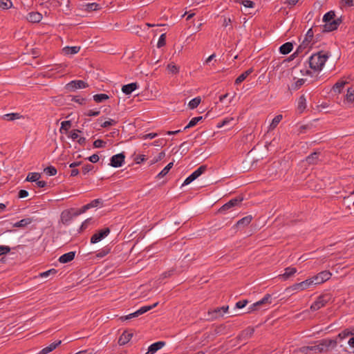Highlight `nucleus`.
<instances>
[{
  "label": "nucleus",
  "instance_id": "15",
  "mask_svg": "<svg viewBox=\"0 0 354 354\" xmlns=\"http://www.w3.org/2000/svg\"><path fill=\"white\" fill-rule=\"evenodd\" d=\"M254 328H248L245 330H243L241 334L238 336V339L240 341L246 340L252 337L254 334Z\"/></svg>",
  "mask_w": 354,
  "mask_h": 354
},
{
  "label": "nucleus",
  "instance_id": "12",
  "mask_svg": "<svg viewBox=\"0 0 354 354\" xmlns=\"http://www.w3.org/2000/svg\"><path fill=\"white\" fill-rule=\"evenodd\" d=\"M313 35H314V33H313L312 28H310L308 30V32H306V37H305L304 41H302L301 44L299 46L297 50H299V49H301V48H306L308 47V46L310 45V44L311 43V41L313 40Z\"/></svg>",
  "mask_w": 354,
  "mask_h": 354
},
{
  "label": "nucleus",
  "instance_id": "34",
  "mask_svg": "<svg viewBox=\"0 0 354 354\" xmlns=\"http://www.w3.org/2000/svg\"><path fill=\"white\" fill-rule=\"evenodd\" d=\"M173 162H169L156 176L157 178L160 179L166 176L169 171L172 168Z\"/></svg>",
  "mask_w": 354,
  "mask_h": 354
},
{
  "label": "nucleus",
  "instance_id": "33",
  "mask_svg": "<svg viewBox=\"0 0 354 354\" xmlns=\"http://www.w3.org/2000/svg\"><path fill=\"white\" fill-rule=\"evenodd\" d=\"M71 127V122L70 120H65L62 122L59 132L61 133H66L69 129Z\"/></svg>",
  "mask_w": 354,
  "mask_h": 354
},
{
  "label": "nucleus",
  "instance_id": "52",
  "mask_svg": "<svg viewBox=\"0 0 354 354\" xmlns=\"http://www.w3.org/2000/svg\"><path fill=\"white\" fill-rule=\"evenodd\" d=\"M80 132V130H77V129H75V130H73L72 131L71 133H70V135L68 136L69 138H71V139L73 140H76V139H78L80 137H79V135L78 133Z\"/></svg>",
  "mask_w": 354,
  "mask_h": 354
},
{
  "label": "nucleus",
  "instance_id": "26",
  "mask_svg": "<svg viewBox=\"0 0 354 354\" xmlns=\"http://www.w3.org/2000/svg\"><path fill=\"white\" fill-rule=\"evenodd\" d=\"M253 70L252 68H250L241 74L236 80H235V84H239L242 82H243L252 73Z\"/></svg>",
  "mask_w": 354,
  "mask_h": 354
},
{
  "label": "nucleus",
  "instance_id": "30",
  "mask_svg": "<svg viewBox=\"0 0 354 354\" xmlns=\"http://www.w3.org/2000/svg\"><path fill=\"white\" fill-rule=\"evenodd\" d=\"M132 337V335L128 333H123L118 339V344L120 345H124L127 344Z\"/></svg>",
  "mask_w": 354,
  "mask_h": 354
},
{
  "label": "nucleus",
  "instance_id": "57",
  "mask_svg": "<svg viewBox=\"0 0 354 354\" xmlns=\"http://www.w3.org/2000/svg\"><path fill=\"white\" fill-rule=\"evenodd\" d=\"M93 167L92 165H86L82 167V172L84 173V174H86L88 173L90 171H91Z\"/></svg>",
  "mask_w": 354,
  "mask_h": 354
},
{
  "label": "nucleus",
  "instance_id": "60",
  "mask_svg": "<svg viewBox=\"0 0 354 354\" xmlns=\"http://www.w3.org/2000/svg\"><path fill=\"white\" fill-rule=\"evenodd\" d=\"M88 160L91 162L95 163L99 160V156L97 154H93L88 158Z\"/></svg>",
  "mask_w": 354,
  "mask_h": 354
},
{
  "label": "nucleus",
  "instance_id": "14",
  "mask_svg": "<svg viewBox=\"0 0 354 354\" xmlns=\"http://www.w3.org/2000/svg\"><path fill=\"white\" fill-rule=\"evenodd\" d=\"M270 304H271V296H270V295L268 294V295H265V297L262 299L254 303V306H257V309L259 310L260 308L267 307Z\"/></svg>",
  "mask_w": 354,
  "mask_h": 354
},
{
  "label": "nucleus",
  "instance_id": "39",
  "mask_svg": "<svg viewBox=\"0 0 354 354\" xmlns=\"http://www.w3.org/2000/svg\"><path fill=\"white\" fill-rule=\"evenodd\" d=\"M32 222V219L30 218H24L22 219L14 224V227H25L29 224H30Z\"/></svg>",
  "mask_w": 354,
  "mask_h": 354
},
{
  "label": "nucleus",
  "instance_id": "8",
  "mask_svg": "<svg viewBox=\"0 0 354 354\" xmlns=\"http://www.w3.org/2000/svg\"><path fill=\"white\" fill-rule=\"evenodd\" d=\"M207 170L206 165L200 166L196 170H195L191 175H189L183 183V185H187L191 183L192 181L198 178L201 175H202Z\"/></svg>",
  "mask_w": 354,
  "mask_h": 354
},
{
  "label": "nucleus",
  "instance_id": "29",
  "mask_svg": "<svg viewBox=\"0 0 354 354\" xmlns=\"http://www.w3.org/2000/svg\"><path fill=\"white\" fill-rule=\"evenodd\" d=\"M22 118V115H21L19 113H7L4 114L2 116V118L3 120H8V121H13L15 120H18Z\"/></svg>",
  "mask_w": 354,
  "mask_h": 354
},
{
  "label": "nucleus",
  "instance_id": "2",
  "mask_svg": "<svg viewBox=\"0 0 354 354\" xmlns=\"http://www.w3.org/2000/svg\"><path fill=\"white\" fill-rule=\"evenodd\" d=\"M323 21L324 23L323 31L331 32L338 28L342 23V19L340 17H336L335 11L330 10L324 15Z\"/></svg>",
  "mask_w": 354,
  "mask_h": 354
},
{
  "label": "nucleus",
  "instance_id": "6",
  "mask_svg": "<svg viewBox=\"0 0 354 354\" xmlns=\"http://www.w3.org/2000/svg\"><path fill=\"white\" fill-rule=\"evenodd\" d=\"M330 299L329 295H322L317 297V300L310 306L313 311H316L324 307Z\"/></svg>",
  "mask_w": 354,
  "mask_h": 354
},
{
  "label": "nucleus",
  "instance_id": "22",
  "mask_svg": "<svg viewBox=\"0 0 354 354\" xmlns=\"http://www.w3.org/2000/svg\"><path fill=\"white\" fill-rule=\"evenodd\" d=\"M80 50V46H66L62 49L65 55H73L77 54Z\"/></svg>",
  "mask_w": 354,
  "mask_h": 354
},
{
  "label": "nucleus",
  "instance_id": "3",
  "mask_svg": "<svg viewBox=\"0 0 354 354\" xmlns=\"http://www.w3.org/2000/svg\"><path fill=\"white\" fill-rule=\"evenodd\" d=\"M328 58V55L323 52L313 54L309 58V66L315 71H321Z\"/></svg>",
  "mask_w": 354,
  "mask_h": 354
},
{
  "label": "nucleus",
  "instance_id": "45",
  "mask_svg": "<svg viewBox=\"0 0 354 354\" xmlns=\"http://www.w3.org/2000/svg\"><path fill=\"white\" fill-rule=\"evenodd\" d=\"M165 44H166V34L163 33L160 36V37L158 39L157 46H158V48H161V47L164 46L165 45Z\"/></svg>",
  "mask_w": 354,
  "mask_h": 354
},
{
  "label": "nucleus",
  "instance_id": "61",
  "mask_svg": "<svg viewBox=\"0 0 354 354\" xmlns=\"http://www.w3.org/2000/svg\"><path fill=\"white\" fill-rule=\"evenodd\" d=\"M28 196V192L26 190L21 189L19 192V198H24Z\"/></svg>",
  "mask_w": 354,
  "mask_h": 354
},
{
  "label": "nucleus",
  "instance_id": "19",
  "mask_svg": "<svg viewBox=\"0 0 354 354\" xmlns=\"http://www.w3.org/2000/svg\"><path fill=\"white\" fill-rule=\"evenodd\" d=\"M75 256V252H69L68 253L64 254L59 258V261L62 263H66L68 262L71 261L74 259Z\"/></svg>",
  "mask_w": 354,
  "mask_h": 354
},
{
  "label": "nucleus",
  "instance_id": "4",
  "mask_svg": "<svg viewBox=\"0 0 354 354\" xmlns=\"http://www.w3.org/2000/svg\"><path fill=\"white\" fill-rule=\"evenodd\" d=\"M313 286H315L314 283V281L312 277H310L300 283H295L290 287L288 288L289 290L292 291H303L309 288H310Z\"/></svg>",
  "mask_w": 354,
  "mask_h": 354
},
{
  "label": "nucleus",
  "instance_id": "54",
  "mask_svg": "<svg viewBox=\"0 0 354 354\" xmlns=\"http://www.w3.org/2000/svg\"><path fill=\"white\" fill-rule=\"evenodd\" d=\"M248 303V300H241V301H239L238 302L236 303V307L237 308H243V307H245L247 304Z\"/></svg>",
  "mask_w": 354,
  "mask_h": 354
},
{
  "label": "nucleus",
  "instance_id": "11",
  "mask_svg": "<svg viewBox=\"0 0 354 354\" xmlns=\"http://www.w3.org/2000/svg\"><path fill=\"white\" fill-rule=\"evenodd\" d=\"M125 156L122 153L114 155L111 158L110 165L113 167H120L124 162Z\"/></svg>",
  "mask_w": 354,
  "mask_h": 354
},
{
  "label": "nucleus",
  "instance_id": "47",
  "mask_svg": "<svg viewBox=\"0 0 354 354\" xmlns=\"http://www.w3.org/2000/svg\"><path fill=\"white\" fill-rule=\"evenodd\" d=\"M305 82L304 79H299L297 80L293 84H292V88L297 90L301 86H302Z\"/></svg>",
  "mask_w": 354,
  "mask_h": 354
},
{
  "label": "nucleus",
  "instance_id": "38",
  "mask_svg": "<svg viewBox=\"0 0 354 354\" xmlns=\"http://www.w3.org/2000/svg\"><path fill=\"white\" fill-rule=\"evenodd\" d=\"M201 102V99L200 97H195L189 101L188 106L190 109H194L200 104Z\"/></svg>",
  "mask_w": 354,
  "mask_h": 354
},
{
  "label": "nucleus",
  "instance_id": "28",
  "mask_svg": "<svg viewBox=\"0 0 354 354\" xmlns=\"http://www.w3.org/2000/svg\"><path fill=\"white\" fill-rule=\"evenodd\" d=\"M292 50V44L290 42H287L283 44L279 48V51L281 54L286 55L290 53Z\"/></svg>",
  "mask_w": 354,
  "mask_h": 354
},
{
  "label": "nucleus",
  "instance_id": "20",
  "mask_svg": "<svg viewBox=\"0 0 354 354\" xmlns=\"http://www.w3.org/2000/svg\"><path fill=\"white\" fill-rule=\"evenodd\" d=\"M297 272V269L292 267H288L285 269V272L282 274H279V277L286 280L290 277L293 276Z\"/></svg>",
  "mask_w": 354,
  "mask_h": 354
},
{
  "label": "nucleus",
  "instance_id": "18",
  "mask_svg": "<svg viewBox=\"0 0 354 354\" xmlns=\"http://www.w3.org/2000/svg\"><path fill=\"white\" fill-rule=\"evenodd\" d=\"M62 343L61 340H58L57 342H53L49 344L48 346L44 348L39 354H48V353L55 350L58 346H59Z\"/></svg>",
  "mask_w": 354,
  "mask_h": 354
},
{
  "label": "nucleus",
  "instance_id": "40",
  "mask_svg": "<svg viewBox=\"0 0 354 354\" xmlns=\"http://www.w3.org/2000/svg\"><path fill=\"white\" fill-rule=\"evenodd\" d=\"M282 115H277V116H275L270 125V127H269V129L270 130H272L274 129L277 125L278 124L281 122V120H282Z\"/></svg>",
  "mask_w": 354,
  "mask_h": 354
},
{
  "label": "nucleus",
  "instance_id": "37",
  "mask_svg": "<svg viewBox=\"0 0 354 354\" xmlns=\"http://www.w3.org/2000/svg\"><path fill=\"white\" fill-rule=\"evenodd\" d=\"M108 99H109V96L104 93L96 94L93 95V100L97 103L102 102Z\"/></svg>",
  "mask_w": 354,
  "mask_h": 354
},
{
  "label": "nucleus",
  "instance_id": "13",
  "mask_svg": "<svg viewBox=\"0 0 354 354\" xmlns=\"http://www.w3.org/2000/svg\"><path fill=\"white\" fill-rule=\"evenodd\" d=\"M242 199L240 198H233L230 200L229 202L223 205L218 210L221 213H225L226 211L230 209L231 207H234L239 204L241 202Z\"/></svg>",
  "mask_w": 354,
  "mask_h": 354
},
{
  "label": "nucleus",
  "instance_id": "63",
  "mask_svg": "<svg viewBox=\"0 0 354 354\" xmlns=\"http://www.w3.org/2000/svg\"><path fill=\"white\" fill-rule=\"evenodd\" d=\"M88 209H89V207L86 204V205L82 206V208L79 210V212L77 213H76L75 214L79 215V214H83V213L86 212Z\"/></svg>",
  "mask_w": 354,
  "mask_h": 354
},
{
  "label": "nucleus",
  "instance_id": "49",
  "mask_svg": "<svg viewBox=\"0 0 354 354\" xmlns=\"http://www.w3.org/2000/svg\"><path fill=\"white\" fill-rule=\"evenodd\" d=\"M158 136L156 133H149L147 134L141 135L140 138L142 140L153 139Z\"/></svg>",
  "mask_w": 354,
  "mask_h": 354
},
{
  "label": "nucleus",
  "instance_id": "23",
  "mask_svg": "<svg viewBox=\"0 0 354 354\" xmlns=\"http://www.w3.org/2000/svg\"><path fill=\"white\" fill-rule=\"evenodd\" d=\"M351 335H354V328H346L343 331L338 334L335 340H342Z\"/></svg>",
  "mask_w": 354,
  "mask_h": 354
},
{
  "label": "nucleus",
  "instance_id": "27",
  "mask_svg": "<svg viewBox=\"0 0 354 354\" xmlns=\"http://www.w3.org/2000/svg\"><path fill=\"white\" fill-rule=\"evenodd\" d=\"M84 10L87 12L95 11L100 10L101 8L98 3H88L83 5Z\"/></svg>",
  "mask_w": 354,
  "mask_h": 354
},
{
  "label": "nucleus",
  "instance_id": "46",
  "mask_svg": "<svg viewBox=\"0 0 354 354\" xmlns=\"http://www.w3.org/2000/svg\"><path fill=\"white\" fill-rule=\"evenodd\" d=\"M44 172L48 176H55L57 174V169L54 167H48L44 169Z\"/></svg>",
  "mask_w": 354,
  "mask_h": 354
},
{
  "label": "nucleus",
  "instance_id": "51",
  "mask_svg": "<svg viewBox=\"0 0 354 354\" xmlns=\"http://www.w3.org/2000/svg\"><path fill=\"white\" fill-rule=\"evenodd\" d=\"M72 101L77 102L80 104H84L86 102V99L79 96H75L73 97Z\"/></svg>",
  "mask_w": 354,
  "mask_h": 354
},
{
  "label": "nucleus",
  "instance_id": "10",
  "mask_svg": "<svg viewBox=\"0 0 354 354\" xmlns=\"http://www.w3.org/2000/svg\"><path fill=\"white\" fill-rule=\"evenodd\" d=\"M110 233L109 228L106 227L94 234L91 238V243H97L107 236Z\"/></svg>",
  "mask_w": 354,
  "mask_h": 354
},
{
  "label": "nucleus",
  "instance_id": "16",
  "mask_svg": "<svg viewBox=\"0 0 354 354\" xmlns=\"http://www.w3.org/2000/svg\"><path fill=\"white\" fill-rule=\"evenodd\" d=\"M164 342H157L149 346L147 352L145 354H153L159 349L162 348L165 346Z\"/></svg>",
  "mask_w": 354,
  "mask_h": 354
},
{
  "label": "nucleus",
  "instance_id": "41",
  "mask_svg": "<svg viewBox=\"0 0 354 354\" xmlns=\"http://www.w3.org/2000/svg\"><path fill=\"white\" fill-rule=\"evenodd\" d=\"M203 119V117L202 116H198V117H195V118H193L188 123V124L184 128V129H189V128H191V127H193L194 126H195L199 121H201V120Z\"/></svg>",
  "mask_w": 354,
  "mask_h": 354
},
{
  "label": "nucleus",
  "instance_id": "59",
  "mask_svg": "<svg viewBox=\"0 0 354 354\" xmlns=\"http://www.w3.org/2000/svg\"><path fill=\"white\" fill-rule=\"evenodd\" d=\"M100 201L99 199H95V200L92 201L90 203H88L87 205L90 209L92 207H97V205L100 203Z\"/></svg>",
  "mask_w": 354,
  "mask_h": 354
},
{
  "label": "nucleus",
  "instance_id": "35",
  "mask_svg": "<svg viewBox=\"0 0 354 354\" xmlns=\"http://www.w3.org/2000/svg\"><path fill=\"white\" fill-rule=\"evenodd\" d=\"M41 177V174L37 172L29 173L26 177V180L29 182H37Z\"/></svg>",
  "mask_w": 354,
  "mask_h": 354
},
{
  "label": "nucleus",
  "instance_id": "53",
  "mask_svg": "<svg viewBox=\"0 0 354 354\" xmlns=\"http://www.w3.org/2000/svg\"><path fill=\"white\" fill-rule=\"evenodd\" d=\"M115 124H116V122L114 120L109 119V120L105 121L104 122H103L101 124V127H103V128H105V127H109V126L115 125Z\"/></svg>",
  "mask_w": 354,
  "mask_h": 354
},
{
  "label": "nucleus",
  "instance_id": "1",
  "mask_svg": "<svg viewBox=\"0 0 354 354\" xmlns=\"http://www.w3.org/2000/svg\"><path fill=\"white\" fill-rule=\"evenodd\" d=\"M336 346L337 340L324 339L320 340L316 345L301 347L299 349V351L304 354H308L310 352H313L315 354H319L328 352V351L335 348Z\"/></svg>",
  "mask_w": 354,
  "mask_h": 354
},
{
  "label": "nucleus",
  "instance_id": "24",
  "mask_svg": "<svg viewBox=\"0 0 354 354\" xmlns=\"http://www.w3.org/2000/svg\"><path fill=\"white\" fill-rule=\"evenodd\" d=\"M137 88L138 85L136 83H131L129 84L124 85L122 88V91L126 95H129L133 91H134Z\"/></svg>",
  "mask_w": 354,
  "mask_h": 354
},
{
  "label": "nucleus",
  "instance_id": "43",
  "mask_svg": "<svg viewBox=\"0 0 354 354\" xmlns=\"http://www.w3.org/2000/svg\"><path fill=\"white\" fill-rule=\"evenodd\" d=\"M12 3L10 0H0V8L4 10L12 8Z\"/></svg>",
  "mask_w": 354,
  "mask_h": 354
},
{
  "label": "nucleus",
  "instance_id": "7",
  "mask_svg": "<svg viewBox=\"0 0 354 354\" xmlns=\"http://www.w3.org/2000/svg\"><path fill=\"white\" fill-rule=\"evenodd\" d=\"M332 276V273L328 270H324L319 272L317 274L312 277L315 285H319L325 281L329 280Z\"/></svg>",
  "mask_w": 354,
  "mask_h": 354
},
{
  "label": "nucleus",
  "instance_id": "36",
  "mask_svg": "<svg viewBox=\"0 0 354 354\" xmlns=\"http://www.w3.org/2000/svg\"><path fill=\"white\" fill-rule=\"evenodd\" d=\"M346 84V82L341 80L338 81L337 83H335L333 87V91L335 93H339L341 92L342 88L344 86V85Z\"/></svg>",
  "mask_w": 354,
  "mask_h": 354
},
{
  "label": "nucleus",
  "instance_id": "58",
  "mask_svg": "<svg viewBox=\"0 0 354 354\" xmlns=\"http://www.w3.org/2000/svg\"><path fill=\"white\" fill-rule=\"evenodd\" d=\"M109 253V250L107 249H104L101 251H100L97 254H96V257H98V258H102L104 256H106L107 254Z\"/></svg>",
  "mask_w": 354,
  "mask_h": 354
},
{
  "label": "nucleus",
  "instance_id": "48",
  "mask_svg": "<svg viewBox=\"0 0 354 354\" xmlns=\"http://www.w3.org/2000/svg\"><path fill=\"white\" fill-rule=\"evenodd\" d=\"M106 145V142L103 141L102 140L97 139L94 141L93 146L95 148H102L104 147Z\"/></svg>",
  "mask_w": 354,
  "mask_h": 354
},
{
  "label": "nucleus",
  "instance_id": "21",
  "mask_svg": "<svg viewBox=\"0 0 354 354\" xmlns=\"http://www.w3.org/2000/svg\"><path fill=\"white\" fill-rule=\"evenodd\" d=\"M166 69L169 74L176 75L178 74L180 71V66L176 65L174 62H170L167 65Z\"/></svg>",
  "mask_w": 354,
  "mask_h": 354
},
{
  "label": "nucleus",
  "instance_id": "42",
  "mask_svg": "<svg viewBox=\"0 0 354 354\" xmlns=\"http://www.w3.org/2000/svg\"><path fill=\"white\" fill-rule=\"evenodd\" d=\"M227 310H228L227 306H223L221 308H218L213 311V314H214L213 317H214V318H216L218 316L222 315V313H221V311L225 313H227Z\"/></svg>",
  "mask_w": 354,
  "mask_h": 354
},
{
  "label": "nucleus",
  "instance_id": "5",
  "mask_svg": "<svg viewBox=\"0 0 354 354\" xmlns=\"http://www.w3.org/2000/svg\"><path fill=\"white\" fill-rule=\"evenodd\" d=\"M158 303L156 302L155 304H153V305H151V306H142L141 307L140 309H138V310H136V312L133 313H131L128 315H126V316H122L120 317V319L122 321H124V320H128V319H132V318H134V317H137L145 313H147V311L151 310L152 308L156 307L158 306Z\"/></svg>",
  "mask_w": 354,
  "mask_h": 354
},
{
  "label": "nucleus",
  "instance_id": "50",
  "mask_svg": "<svg viewBox=\"0 0 354 354\" xmlns=\"http://www.w3.org/2000/svg\"><path fill=\"white\" fill-rule=\"evenodd\" d=\"M10 251V248L7 245H0V256L6 254Z\"/></svg>",
  "mask_w": 354,
  "mask_h": 354
},
{
  "label": "nucleus",
  "instance_id": "62",
  "mask_svg": "<svg viewBox=\"0 0 354 354\" xmlns=\"http://www.w3.org/2000/svg\"><path fill=\"white\" fill-rule=\"evenodd\" d=\"M172 274H173V270H169V271L165 272L160 275V278L165 279V278L169 277L170 276L172 275Z\"/></svg>",
  "mask_w": 354,
  "mask_h": 354
},
{
  "label": "nucleus",
  "instance_id": "9",
  "mask_svg": "<svg viewBox=\"0 0 354 354\" xmlns=\"http://www.w3.org/2000/svg\"><path fill=\"white\" fill-rule=\"evenodd\" d=\"M88 86V84L82 80H73L66 85V89L68 91H74L76 89L84 88Z\"/></svg>",
  "mask_w": 354,
  "mask_h": 354
},
{
  "label": "nucleus",
  "instance_id": "31",
  "mask_svg": "<svg viewBox=\"0 0 354 354\" xmlns=\"http://www.w3.org/2000/svg\"><path fill=\"white\" fill-rule=\"evenodd\" d=\"M252 216H245V217L242 218L241 219H240L239 221H238V222L236 223V225L238 227L247 226L250 223V222L252 221Z\"/></svg>",
  "mask_w": 354,
  "mask_h": 354
},
{
  "label": "nucleus",
  "instance_id": "25",
  "mask_svg": "<svg viewBox=\"0 0 354 354\" xmlns=\"http://www.w3.org/2000/svg\"><path fill=\"white\" fill-rule=\"evenodd\" d=\"M306 108V99L304 95H301L297 102V110L302 113Z\"/></svg>",
  "mask_w": 354,
  "mask_h": 354
},
{
  "label": "nucleus",
  "instance_id": "56",
  "mask_svg": "<svg viewBox=\"0 0 354 354\" xmlns=\"http://www.w3.org/2000/svg\"><path fill=\"white\" fill-rule=\"evenodd\" d=\"M99 111H93V110H88L86 113H85V115L87 116H97L100 115Z\"/></svg>",
  "mask_w": 354,
  "mask_h": 354
},
{
  "label": "nucleus",
  "instance_id": "32",
  "mask_svg": "<svg viewBox=\"0 0 354 354\" xmlns=\"http://www.w3.org/2000/svg\"><path fill=\"white\" fill-rule=\"evenodd\" d=\"M319 153H317V152H314L313 153H311L310 156H308L306 159V161L309 164V165H315V164H317V162H318V157H319Z\"/></svg>",
  "mask_w": 354,
  "mask_h": 354
},
{
  "label": "nucleus",
  "instance_id": "17",
  "mask_svg": "<svg viewBox=\"0 0 354 354\" xmlns=\"http://www.w3.org/2000/svg\"><path fill=\"white\" fill-rule=\"evenodd\" d=\"M27 20L32 23H38L42 19V15L37 12H32L28 13Z\"/></svg>",
  "mask_w": 354,
  "mask_h": 354
},
{
  "label": "nucleus",
  "instance_id": "44",
  "mask_svg": "<svg viewBox=\"0 0 354 354\" xmlns=\"http://www.w3.org/2000/svg\"><path fill=\"white\" fill-rule=\"evenodd\" d=\"M346 100L348 102H353L354 101V90L348 88L346 95Z\"/></svg>",
  "mask_w": 354,
  "mask_h": 354
},
{
  "label": "nucleus",
  "instance_id": "55",
  "mask_svg": "<svg viewBox=\"0 0 354 354\" xmlns=\"http://www.w3.org/2000/svg\"><path fill=\"white\" fill-rule=\"evenodd\" d=\"M242 4L245 7V8H254V3L252 1H250V0H244L242 1Z\"/></svg>",
  "mask_w": 354,
  "mask_h": 354
},
{
  "label": "nucleus",
  "instance_id": "64",
  "mask_svg": "<svg viewBox=\"0 0 354 354\" xmlns=\"http://www.w3.org/2000/svg\"><path fill=\"white\" fill-rule=\"evenodd\" d=\"M342 3L348 6H354V0H342Z\"/></svg>",
  "mask_w": 354,
  "mask_h": 354
}]
</instances>
